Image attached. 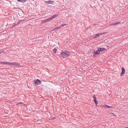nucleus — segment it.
I'll return each mask as SVG.
<instances>
[{
  "instance_id": "11",
  "label": "nucleus",
  "mask_w": 128,
  "mask_h": 128,
  "mask_svg": "<svg viewBox=\"0 0 128 128\" xmlns=\"http://www.w3.org/2000/svg\"><path fill=\"white\" fill-rule=\"evenodd\" d=\"M7 62H0V64H7Z\"/></svg>"
},
{
  "instance_id": "28",
  "label": "nucleus",
  "mask_w": 128,
  "mask_h": 128,
  "mask_svg": "<svg viewBox=\"0 0 128 128\" xmlns=\"http://www.w3.org/2000/svg\"><path fill=\"white\" fill-rule=\"evenodd\" d=\"M126 128H128V127H126Z\"/></svg>"
},
{
  "instance_id": "15",
  "label": "nucleus",
  "mask_w": 128,
  "mask_h": 128,
  "mask_svg": "<svg viewBox=\"0 0 128 128\" xmlns=\"http://www.w3.org/2000/svg\"><path fill=\"white\" fill-rule=\"evenodd\" d=\"M53 50V52H54V53H56V52L57 50L56 49L54 48V49Z\"/></svg>"
},
{
  "instance_id": "14",
  "label": "nucleus",
  "mask_w": 128,
  "mask_h": 128,
  "mask_svg": "<svg viewBox=\"0 0 128 128\" xmlns=\"http://www.w3.org/2000/svg\"><path fill=\"white\" fill-rule=\"evenodd\" d=\"M7 64H8L9 65H14V62H7Z\"/></svg>"
},
{
  "instance_id": "4",
  "label": "nucleus",
  "mask_w": 128,
  "mask_h": 128,
  "mask_svg": "<svg viewBox=\"0 0 128 128\" xmlns=\"http://www.w3.org/2000/svg\"><path fill=\"white\" fill-rule=\"evenodd\" d=\"M122 72L120 74V76H122L124 74H125V70L124 68L123 67H122Z\"/></svg>"
},
{
  "instance_id": "13",
  "label": "nucleus",
  "mask_w": 128,
  "mask_h": 128,
  "mask_svg": "<svg viewBox=\"0 0 128 128\" xmlns=\"http://www.w3.org/2000/svg\"><path fill=\"white\" fill-rule=\"evenodd\" d=\"M96 52L97 55L99 54L100 53V50H99V49L98 48V50H96Z\"/></svg>"
},
{
  "instance_id": "21",
  "label": "nucleus",
  "mask_w": 128,
  "mask_h": 128,
  "mask_svg": "<svg viewBox=\"0 0 128 128\" xmlns=\"http://www.w3.org/2000/svg\"><path fill=\"white\" fill-rule=\"evenodd\" d=\"M113 24H114V23L112 24H110L109 25V26H112L113 25H113Z\"/></svg>"
},
{
  "instance_id": "22",
  "label": "nucleus",
  "mask_w": 128,
  "mask_h": 128,
  "mask_svg": "<svg viewBox=\"0 0 128 128\" xmlns=\"http://www.w3.org/2000/svg\"><path fill=\"white\" fill-rule=\"evenodd\" d=\"M61 28V26H58V27H56V28H58V29H59V28Z\"/></svg>"
},
{
  "instance_id": "8",
  "label": "nucleus",
  "mask_w": 128,
  "mask_h": 128,
  "mask_svg": "<svg viewBox=\"0 0 128 128\" xmlns=\"http://www.w3.org/2000/svg\"><path fill=\"white\" fill-rule=\"evenodd\" d=\"M58 16V14H54L53 15L52 17H51V18L52 20L54 18H56Z\"/></svg>"
},
{
  "instance_id": "23",
  "label": "nucleus",
  "mask_w": 128,
  "mask_h": 128,
  "mask_svg": "<svg viewBox=\"0 0 128 128\" xmlns=\"http://www.w3.org/2000/svg\"><path fill=\"white\" fill-rule=\"evenodd\" d=\"M58 29V28H55L54 30L55 31L56 30H57V29Z\"/></svg>"
},
{
  "instance_id": "16",
  "label": "nucleus",
  "mask_w": 128,
  "mask_h": 128,
  "mask_svg": "<svg viewBox=\"0 0 128 128\" xmlns=\"http://www.w3.org/2000/svg\"><path fill=\"white\" fill-rule=\"evenodd\" d=\"M93 98L94 99V101H95V100H96V96H95V95H94L93 96Z\"/></svg>"
},
{
  "instance_id": "17",
  "label": "nucleus",
  "mask_w": 128,
  "mask_h": 128,
  "mask_svg": "<svg viewBox=\"0 0 128 128\" xmlns=\"http://www.w3.org/2000/svg\"><path fill=\"white\" fill-rule=\"evenodd\" d=\"M120 22H116L115 23H114V24H113V25H116L118 24H120Z\"/></svg>"
},
{
  "instance_id": "5",
  "label": "nucleus",
  "mask_w": 128,
  "mask_h": 128,
  "mask_svg": "<svg viewBox=\"0 0 128 128\" xmlns=\"http://www.w3.org/2000/svg\"><path fill=\"white\" fill-rule=\"evenodd\" d=\"M45 2L46 4H53L54 2L53 1H52L51 0H49L48 1H46Z\"/></svg>"
},
{
  "instance_id": "12",
  "label": "nucleus",
  "mask_w": 128,
  "mask_h": 128,
  "mask_svg": "<svg viewBox=\"0 0 128 128\" xmlns=\"http://www.w3.org/2000/svg\"><path fill=\"white\" fill-rule=\"evenodd\" d=\"M107 33V32H104L102 33H99V36H100V35H102L103 34H105Z\"/></svg>"
},
{
  "instance_id": "24",
  "label": "nucleus",
  "mask_w": 128,
  "mask_h": 128,
  "mask_svg": "<svg viewBox=\"0 0 128 128\" xmlns=\"http://www.w3.org/2000/svg\"><path fill=\"white\" fill-rule=\"evenodd\" d=\"M94 101V102L95 103V102H98V101L96 100H95V101Z\"/></svg>"
},
{
  "instance_id": "18",
  "label": "nucleus",
  "mask_w": 128,
  "mask_h": 128,
  "mask_svg": "<svg viewBox=\"0 0 128 128\" xmlns=\"http://www.w3.org/2000/svg\"><path fill=\"white\" fill-rule=\"evenodd\" d=\"M52 20V19L51 17L48 18L47 19H46V20H47V21H50L51 20Z\"/></svg>"
},
{
  "instance_id": "10",
  "label": "nucleus",
  "mask_w": 128,
  "mask_h": 128,
  "mask_svg": "<svg viewBox=\"0 0 128 128\" xmlns=\"http://www.w3.org/2000/svg\"><path fill=\"white\" fill-rule=\"evenodd\" d=\"M93 56L94 57L96 56V55H97L96 51H95L93 52Z\"/></svg>"
},
{
  "instance_id": "26",
  "label": "nucleus",
  "mask_w": 128,
  "mask_h": 128,
  "mask_svg": "<svg viewBox=\"0 0 128 128\" xmlns=\"http://www.w3.org/2000/svg\"><path fill=\"white\" fill-rule=\"evenodd\" d=\"M112 114H113V115L114 116H116V115H115L113 113H112Z\"/></svg>"
},
{
  "instance_id": "25",
  "label": "nucleus",
  "mask_w": 128,
  "mask_h": 128,
  "mask_svg": "<svg viewBox=\"0 0 128 128\" xmlns=\"http://www.w3.org/2000/svg\"><path fill=\"white\" fill-rule=\"evenodd\" d=\"M98 102H95V103L96 104V105L97 104H98Z\"/></svg>"
},
{
  "instance_id": "6",
  "label": "nucleus",
  "mask_w": 128,
  "mask_h": 128,
  "mask_svg": "<svg viewBox=\"0 0 128 128\" xmlns=\"http://www.w3.org/2000/svg\"><path fill=\"white\" fill-rule=\"evenodd\" d=\"M99 50L100 51V52H102V51L105 50L106 49L104 48H98Z\"/></svg>"
},
{
  "instance_id": "2",
  "label": "nucleus",
  "mask_w": 128,
  "mask_h": 128,
  "mask_svg": "<svg viewBox=\"0 0 128 128\" xmlns=\"http://www.w3.org/2000/svg\"><path fill=\"white\" fill-rule=\"evenodd\" d=\"M101 107L102 108H113L114 107L113 106H108L106 105H101Z\"/></svg>"
},
{
  "instance_id": "19",
  "label": "nucleus",
  "mask_w": 128,
  "mask_h": 128,
  "mask_svg": "<svg viewBox=\"0 0 128 128\" xmlns=\"http://www.w3.org/2000/svg\"><path fill=\"white\" fill-rule=\"evenodd\" d=\"M47 20H42V23H44V22H47Z\"/></svg>"
},
{
  "instance_id": "27",
  "label": "nucleus",
  "mask_w": 128,
  "mask_h": 128,
  "mask_svg": "<svg viewBox=\"0 0 128 128\" xmlns=\"http://www.w3.org/2000/svg\"><path fill=\"white\" fill-rule=\"evenodd\" d=\"M1 53H2V52H0V54H1Z\"/></svg>"
},
{
  "instance_id": "1",
  "label": "nucleus",
  "mask_w": 128,
  "mask_h": 128,
  "mask_svg": "<svg viewBox=\"0 0 128 128\" xmlns=\"http://www.w3.org/2000/svg\"><path fill=\"white\" fill-rule=\"evenodd\" d=\"M70 55V53L66 51H62L60 53V56L63 58H65L69 56Z\"/></svg>"
},
{
  "instance_id": "20",
  "label": "nucleus",
  "mask_w": 128,
  "mask_h": 128,
  "mask_svg": "<svg viewBox=\"0 0 128 128\" xmlns=\"http://www.w3.org/2000/svg\"><path fill=\"white\" fill-rule=\"evenodd\" d=\"M66 24H62V25H61V26H61V27H63L64 26V25H66Z\"/></svg>"
},
{
  "instance_id": "9",
  "label": "nucleus",
  "mask_w": 128,
  "mask_h": 128,
  "mask_svg": "<svg viewBox=\"0 0 128 128\" xmlns=\"http://www.w3.org/2000/svg\"><path fill=\"white\" fill-rule=\"evenodd\" d=\"M14 65L19 66L20 65V63H18L14 62Z\"/></svg>"
},
{
  "instance_id": "3",
  "label": "nucleus",
  "mask_w": 128,
  "mask_h": 128,
  "mask_svg": "<svg viewBox=\"0 0 128 128\" xmlns=\"http://www.w3.org/2000/svg\"><path fill=\"white\" fill-rule=\"evenodd\" d=\"M34 82L35 84L36 85L40 84L41 83V82L40 80L38 79L34 80Z\"/></svg>"
},
{
  "instance_id": "7",
  "label": "nucleus",
  "mask_w": 128,
  "mask_h": 128,
  "mask_svg": "<svg viewBox=\"0 0 128 128\" xmlns=\"http://www.w3.org/2000/svg\"><path fill=\"white\" fill-rule=\"evenodd\" d=\"M99 36V33H97L93 36V38H97Z\"/></svg>"
}]
</instances>
